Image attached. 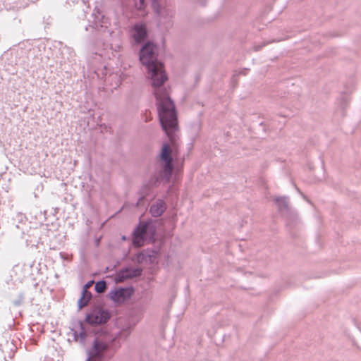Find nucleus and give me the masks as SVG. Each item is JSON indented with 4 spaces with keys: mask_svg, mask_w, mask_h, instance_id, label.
Returning <instances> with one entry per match:
<instances>
[{
    "mask_svg": "<svg viewBox=\"0 0 361 361\" xmlns=\"http://www.w3.org/2000/svg\"><path fill=\"white\" fill-rule=\"evenodd\" d=\"M89 303V301H87L85 298V295H81L78 301V310H82L83 307H86Z\"/></svg>",
    "mask_w": 361,
    "mask_h": 361,
    "instance_id": "nucleus-18",
    "label": "nucleus"
},
{
    "mask_svg": "<svg viewBox=\"0 0 361 361\" xmlns=\"http://www.w3.org/2000/svg\"><path fill=\"white\" fill-rule=\"evenodd\" d=\"M109 312L101 307H94L86 314L85 322L90 325H102L106 324L110 319Z\"/></svg>",
    "mask_w": 361,
    "mask_h": 361,
    "instance_id": "nucleus-6",
    "label": "nucleus"
},
{
    "mask_svg": "<svg viewBox=\"0 0 361 361\" xmlns=\"http://www.w3.org/2000/svg\"><path fill=\"white\" fill-rule=\"evenodd\" d=\"M93 283L94 281H90L86 284L84 285L82 290H84L85 293H86V290H87L88 288H90L92 286Z\"/></svg>",
    "mask_w": 361,
    "mask_h": 361,
    "instance_id": "nucleus-20",
    "label": "nucleus"
},
{
    "mask_svg": "<svg viewBox=\"0 0 361 361\" xmlns=\"http://www.w3.org/2000/svg\"><path fill=\"white\" fill-rule=\"evenodd\" d=\"M95 30L103 35L108 34L111 35V32L109 29L108 28V26L106 25H103L100 23H95Z\"/></svg>",
    "mask_w": 361,
    "mask_h": 361,
    "instance_id": "nucleus-16",
    "label": "nucleus"
},
{
    "mask_svg": "<svg viewBox=\"0 0 361 361\" xmlns=\"http://www.w3.org/2000/svg\"><path fill=\"white\" fill-rule=\"evenodd\" d=\"M73 335L76 341L80 339V341L81 343L85 342V338L87 337V333L82 322L80 321L78 322V330H75Z\"/></svg>",
    "mask_w": 361,
    "mask_h": 361,
    "instance_id": "nucleus-13",
    "label": "nucleus"
},
{
    "mask_svg": "<svg viewBox=\"0 0 361 361\" xmlns=\"http://www.w3.org/2000/svg\"><path fill=\"white\" fill-rule=\"evenodd\" d=\"M152 255L148 250H142L132 257V261L137 264H142L150 261Z\"/></svg>",
    "mask_w": 361,
    "mask_h": 361,
    "instance_id": "nucleus-11",
    "label": "nucleus"
},
{
    "mask_svg": "<svg viewBox=\"0 0 361 361\" xmlns=\"http://www.w3.org/2000/svg\"><path fill=\"white\" fill-rule=\"evenodd\" d=\"M129 34L134 44H141L148 38L149 31L145 23L138 22L131 26Z\"/></svg>",
    "mask_w": 361,
    "mask_h": 361,
    "instance_id": "nucleus-7",
    "label": "nucleus"
},
{
    "mask_svg": "<svg viewBox=\"0 0 361 361\" xmlns=\"http://www.w3.org/2000/svg\"><path fill=\"white\" fill-rule=\"evenodd\" d=\"M134 293L133 287L119 288L109 293V298L116 303L124 302L130 298Z\"/></svg>",
    "mask_w": 361,
    "mask_h": 361,
    "instance_id": "nucleus-9",
    "label": "nucleus"
},
{
    "mask_svg": "<svg viewBox=\"0 0 361 361\" xmlns=\"http://www.w3.org/2000/svg\"><path fill=\"white\" fill-rule=\"evenodd\" d=\"M81 295H85V298L89 302L92 298V293L88 290H86L85 293H84V290H82Z\"/></svg>",
    "mask_w": 361,
    "mask_h": 361,
    "instance_id": "nucleus-21",
    "label": "nucleus"
},
{
    "mask_svg": "<svg viewBox=\"0 0 361 361\" xmlns=\"http://www.w3.org/2000/svg\"><path fill=\"white\" fill-rule=\"evenodd\" d=\"M262 47V46H260V47H259V46H257V47H255V51H258V50H259V49H260Z\"/></svg>",
    "mask_w": 361,
    "mask_h": 361,
    "instance_id": "nucleus-22",
    "label": "nucleus"
},
{
    "mask_svg": "<svg viewBox=\"0 0 361 361\" xmlns=\"http://www.w3.org/2000/svg\"><path fill=\"white\" fill-rule=\"evenodd\" d=\"M157 46L151 41L142 45L139 53V59L147 67L157 104L159 102L172 100L169 90L164 86L168 77L164 70L163 63L157 60Z\"/></svg>",
    "mask_w": 361,
    "mask_h": 361,
    "instance_id": "nucleus-2",
    "label": "nucleus"
},
{
    "mask_svg": "<svg viewBox=\"0 0 361 361\" xmlns=\"http://www.w3.org/2000/svg\"><path fill=\"white\" fill-rule=\"evenodd\" d=\"M107 288L106 282L104 280L99 281L96 282L94 290L97 293H103Z\"/></svg>",
    "mask_w": 361,
    "mask_h": 361,
    "instance_id": "nucleus-15",
    "label": "nucleus"
},
{
    "mask_svg": "<svg viewBox=\"0 0 361 361\" xmlns=\"http://www.w3.org/2000/svg\"><path fill=\"white\" fill-rule=\"evenodd\" d=\"M112 345L109 338L96 337L91 346L86 350L87 357L85 361H102L106 353Z\"/></svg>",
    "mask_w": 361,
    "mask_h": 361,
    "instance_id": "nucleus-4",
    "label": "nucleus"
},
{
    "mask_svg": "<svg viewBox=\"0 0 361 361\" xmlns=\"http://www.w3.org/2000/svg\"><path fill=\"white\" fill-rule=\"evenodd\" d=\"M156 230L149 221L140 222L133 233L132 243L135 247L144 245L147 238L151 242L155 240Z\"/></svg>",
    "mask_w": 361,
    "mask_h": 361,
    "instance_id": "nucleus-5",
    "label": "nucleus"
},
{
    "mask_svg": "<svg viewBox=\"0 0 361 361\" xmlns=\"http://www.w3.org/2000/svg\"><path fill=\"white\" fill-rule=\"evenodd\" d=\"M152 8L157 17V27L163 32L173 26L175 9L168 0H152Z\"/></svg>",
    "mask_w": 361,
    "mask_h": 361,
    "instance_id": "nucleus-3",
    "label": "nucleus"
},
{
    "mask_svg": "<svg viewBox=\"0 0 361 361\" xmlns=\"http://www.w3.org/2000/svg\"><path fill=\"white\" fill-rule=\"evenodd\" d=\"M140 3L142 4L144 2V0H140Z\"/></svg>",
    "mask_w": 361,
    "mask_h": 361,
    "instance_id": "nucleus-24",
    "label": "nucleus"
},
{
    "mask_svg": "<svg viewBox=\"0 0 361 361\" xmlns=\"http://www.w3.org/2000/svg\"><path fill=\"white\" fill-rule=\"evenodd\" d=\"M349 103V99L347 96H343L339 100V105L343 109H345Z\"/></svg>",
    "mask_w": 361,
    "mask_h": 361,
    "instance_id": "nucleus-19",
    "label": "nucleus"
},
{
    "mask_svg": "<svg viewBox=\"0 0 361 361\" xmlns=\"http://www.w3.org/2000/svg\"><path fill=\"white\" fill-rule=\"evenodd\" d=\"M133 329V326L130 324L123 327L115 337L109 338L111 342L113 343L116 340L127 339L131 334Z\"/></svg>",
    "mask_w": 361,
    "mask_h": 361,
    "instance_id": "nucleus-12",
    "label": "nucleus"
},
{
    "mask_svg": "<svg viewBox=\"0 0 361 361\" xmlns=\"http://www.w3.org/2000/svg\"><path fill=\"white\" fill-rule=\"evenodd\" d=\"M25 299V295L23 293H20L18 295V298L16 300L12 301L13 306L19 307L23 305Z\"/></svg>",
    "mask_w": 361,
    "mask_h": 361,
    "instance_id": "nucleus-17",
    "label": "nucleus"
},
{
    "mask_svg": "<svg viewBox=\"0 0 361 361\" xmlns=\"http://www.w3.org/2000/svg\"><path fill=\"white\" fill-rule=\"evenodd\" d=\"M160 124L168 136L171 144L164 143L159 154L160 161L163 162L162 170L156 177L154 184L164 179L167 183L171 180L173 171V154L178 151V136L176 133L178 129L177 111L173 100L159 102L157 104Z\"/></svg>",
    "mask_w": 361,
    "mask_h": 361,
    "instance_id": "nucleus-1",
    "label": "nucleus"
},
{
    "mask_svg": "<svg viewBox=\"0 0 361 361\" xmlns=\"http://www.w3.org/2000/svg\"><path fill=\"white\" fill-rule=\"evenodd\" d=\"M275 202L281 212L289 210V201L287 197H281L275 199Z\"/></svg>",
    "mask_w": 361,
    "mask_h": 361,
    "instance_id": "nucleus-14",
    "label": "nucleus"
},
{
    "mask_svg": "<svg viewBox=\"0 0 361 361\" xmlns=\"http://www.w3.org/2000/svg\"><path fill=\"white\" fill-rule=\"evenodd\" d=\"M166 209V205L164 200H157L149 209V212L154 217L161 216Z\"/></svg>",
    "mask_w": 361,
    "mask_h": 361,
    "instance_id": "nucleus-10",
    "label": "nucleus"
},
{
    "mask_svg": "<svg viewBox=\"0 0 361 361\" xmlns=\"http://www.w3.org/2000/svg\"><path fill=\"white\" fill-rule=\"evenodd\" d=\"M142 274V269L140 267L132 268L126 267L120 270L114 277L116 283H123L128 279L139 277Z\"/></svg>",
    "mask_w": 361,
    "mask_h": 361,
    "instance_id": "nucleus-8",
    "label": "nucleus"
},
{
    "mask_svg": "<svg viewBox=\"0 0 361 361\" xmlns=\"http://www.w3.org/2000/svg\"><path fill=\"white\" fill-rule=\"evenodd\" d=\"M121 239H122L123 240H126L127 239V238H126V236L123 235V236H122V238H121Z\"/></svg>",
    "mask_w": 361,
    "mask_h": 361,
    "instance_id": "nucleus-23",
    "label": "nucleus"
}]
</instances>
